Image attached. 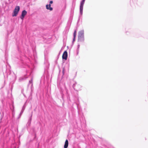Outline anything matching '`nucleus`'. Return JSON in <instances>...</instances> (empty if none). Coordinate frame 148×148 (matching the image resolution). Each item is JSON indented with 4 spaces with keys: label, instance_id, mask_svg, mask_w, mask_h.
<instances>
[{
    "label": "nucleus",
    "instance_id": "f257e3e1",
    "mask_svg": "<svg viewBox=\"0 0 148 148\" xmlns=\"http://www.w3.org/2000/svg\"><path fill=\"white\" fill-rule=\"evenodd\" d=\"M84 29H82L78 32V42H84Z\"/></svg>",
    "mask_w": 148,
    "mask_h": 148
},
{
    "label": "nucleus",
    "instance_id": "f03ea898",
    "mask_svg": "<svg viewBox=\"0 0 148 148\" xmlns=\"http://www.w3.org/2000/svg\"><path fill=\"white\" fill-rule=\"evenodd\" d=\"M73 87L75 90L78 91L82 90V86L81 85L78 84L77 82H75V84H73Z\"/></svg>",
    "mask_w": 148,
    "mask_h": 148
},
{
    "label": "nucleus",
    "instance_id": "7ed1b4c3",
    "mask_svg": "<svg viewBox=\"0 0 148 148\" xmlns=\"http://www.w3.org/2000/svg\"><path fill=\"white\" fill-rule=\"evenodd\" d=\"M85 0H82L80 3V5L79 8V13L81 15H82L83 14V10L84 4Z\"/></svg>",
    "mask_w": 148,
    "mask_h": 148
},
{
    "label": "nucleus",
    "instance_id": "20e7f679",
    "mask_svg": "<svg viewBox=\"0 0 148 148\" xmlns=\"http://www.w3.org/2000/svg\"><path fill=\"white\" fill-rule=\"evenodd\" d=\"M20 10V7L18 6H17L15 7V8L14 11V14L12 15L13 16H17L19 11Z\"/></svg>",
    "mask_w": 148,
    "mask_h": 148
},
{
    "label": "nucleus",
    "instance_id": "39448f33",
    "mask_svg": "<svg viewBox=\"0 0 148 148\" xmlns=\"http://www.w3.org/2000/svg\"><path fill=\"white\" fill-rule=\"evenodd\" d=\"M27 14V12L25 10H23L22 12L21 16H20V18L21 19L23 20L25 16Z\"/></svg>",
    "mask_w": 148,
    "mask_h": 148
},
{
    "label": "nucleus",
    "instance_id": "423d86ee",
    "mask_svg": "<svg viewBox=\"0 0 148 148\" xmlns=\"http://www.w3.org/2000/svg\"><path fill=\"white\" fill-rule=\"evenodd\" d=\"M62 58L63 59L65 60L67 59V53L66 51H65L64 52L62 55Z\"/></svg>",
    "mask_w": 148,
    "mask_h": 148
},
{
    "label": "nucleus",
    "instance_id": "0eeeda50",
    "mask_svg": "<svg viewBox=\"0 0 148 148\" xmlns=\"http://www.w3.org/2000/svg\"><path fill=\"white\" fill-rule=\"evenodd\" d=\"M51 5L49 4V5H47L46 6V8L47 10H49L50 11H51L53 10V8L51 7Z\"/></svg>",
    "mask_w": 148,
    "mask_h": 148
},
{
    "label": "nucleus",
    "instance_id": "6e6552de",
    "mask_svg": "<svg viewBox=\"0 0 148 148\" xmlns=\"http://www.w3.org/2000/svg\"><path fill=\"white\" fill-rule=\"evenodd\" d=\"M68 144H69V142H68V140H66L65 143V144H64V148H67L68 147Z\"/></svg>",
    "mask_w": 148,
    "mask_h": 148
},
{
    "label": "nucleus",
    "instance_id": "1a4fd4ad",
    "mask_svg": "<svg viewBox=\"0 0 148 148\" xmlns=\"http://www.w3.org/2000/svg\"><path fill=\"white\" fill-rule=\"evenodd\" d=\"M32 115L31 116V117H30L29 121H28V124L29 125H30V124H31V120H32Z\"/></svg>",
    "mask_w": 148,
    "mask_h": 148
},
{
    "label": "nucleus",
    "instance_id": "9d476101",
    "mask_svg": "<svg viewBox=\"0 0 148 148\" xmlns=\"http://www.w3.org/2000/svg\"><path fill=\"white\" fill-rule=\"evenodd\" d=\"M76 35V31L75 30L73 33V37L74 38H75Z\"/></svg>",
    "mask_w": 148,
    "mask_h": 148
},
{
    "label": "nucleus",
    "instance_id": "9b49d317",
    "mask_svg": "<svg viewBox=\"0 0 148 148\" xmlns=\"http://www.w3.org/2000/svg\"><path fill=\"white\" fill-rule=\"evenodd\" d=\"M24 109H25V108H24V106H23V107L22 108V110L21 112V113H20V114L21 115L23 113Z\"/></svg>",
    "mask_w": 148,
    "mask_h": 148
},
{
    "label": "nucleus",
    "instance_id": "f8f14e48",
    "mask_svg": "<svg viewBox=\"0 0 148 148\" xmlns=\"http://www.w3.org/2000/svg\"><path fill=\"white\" fill-rule=\"evenodd\" d=\"M65 71V68L64 67L63 68L62 73H63V75H64Z\"/></svg>",
    "mask_w": 148,
    "mask_h": 148
},
{
    "label": "nucleus",
    "instance_id": "ddd939ff",
    "mask_svg": "<svg viewBox=\"0 0 148 148\" xmlns=\"http://www.w3.org/2000/svg\"><path fill=\"white\" fill-rule=\"evenodd\" d=\"M79 47H80V45L79 44H78L77 45V49L79 50Z\"/></svg>",
    "mask_w": 148,
    "mask_h": 148
},
{
    "label": "nucleus",
    "instance_id": "4468645a",
    "mask_svg": "<svg viewBox=\"0 0 148 148\" xmlns=\"http://www.w3.org/2000/svg\"><path fill=\"white\" fill-rule=\"evenodd\" d=\"M53 3V1H51L49 2V4L51 5V4H52Z\"/></svg>",
    "mask_w": 148,
    "mask_h": 148
},
{
    "label": "nucleus",
    "instance_id": "2eb2a0df",
    "mask_svg": "<svg viewBox=\"0 0 148 148\" xmlns=\"http://www.w3.org/2000/svg\"><path fill=\"white\" fill-rule=\"evenodd\" d=\"M32 79L31 80L29 81V83H32Z\"/></svg>",
    "mask_w": 148,
    "mask_h": 148
},
{
    "label": "nucleus",
    "instance_id": "dca6fc26",
    "mask_svg": "<svg viewBox=\"0 0 148 148\" xmlns=\"http://www.w3.org/2000/svg\"><path fill=\"white\" fill-rule=\"evenodd\" d=\"M79 51V50L77 49V54H78Z\"/></svg>",
    "mask_w": 148,
    "mask_h": 148
},
{
    "label": "nucleus",
    "instance_id": "f3484780",
    "mask_svg": "<svg viewBox=\"0 0 148 148\" xmlns=\"http://www.w3.org/2000/svg\"><path fill=\"white\" fill-rule=\"evenodd\" d=\"M75 38H74V37H73V42H74V41H75Z\"/></svg>",
    "mask_w": 148,
    "mask_h": 148
},
{
    "label": "nucleus",
    "instance_id": "a211bd4d",
    "mask_svg": "<svg viewBox=\"0 0 148 148\" xmlns=\"http://www.w3.org/2000/svg\"><path fill=\"white\" fill-rule=\"evenodd\" d=\"M66 93L68 95V90H66Z\"/></svg>",
    "mask_w": 148,
    "mask_h": 148
}]
</instances>
